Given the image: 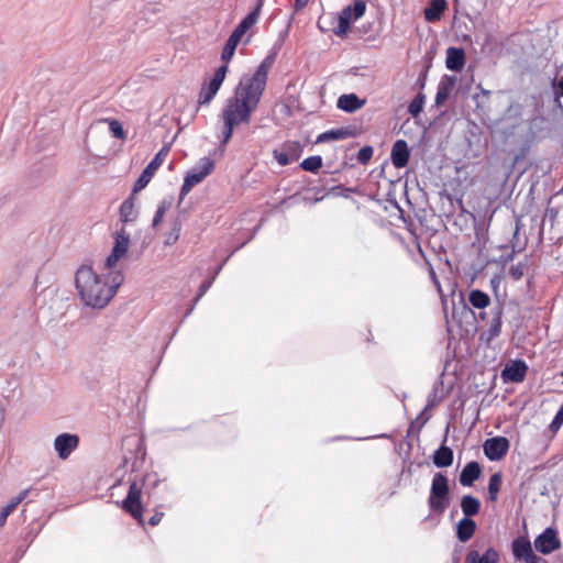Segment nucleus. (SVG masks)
I'll return each instance as SVG.
<instances>
[{
	"label": "nucleus",
	"instance_id": "f257e3e1",
	"mask_svg": "<svg viewBox=\"0 0 563 563\" xmlns=\"http://www.w3.org/2000/svg\"><path fill=\"white\" fill-rule=\"evenodd\" d=\"M272 58L266 57L253 74L244 75L222 109V144H227L236 126L249 124L265 91Z\"/></svg>",
	"mask_w": 563,
	"mask_h": 563
},
{
	"label": "nucleus",
	"instance_id": "f03ea898",
	"mask_svg": "<svg viewBox=\"0 0 563 563\" xmlns=\"http://www.w3.org/2000/svg\"><path fill=\"white\" fill-rule=\"evenodd\" d=\"M123 280L121 271L98 274L87 264L80 265L74 275V286L80 303L95 310H102L110 303Z\"/></svg>",
	"mask_w": 563,
	"mask_h": 563
},
{
	"label": "nucleus",
	"instance_id": "7ed1b4c3",
	"mask_svg": "<svg viewBox=\"0 0 563 563\" xmlns=\"http://www.w3.org/2000/svg\"><path fill=\"white\" fill-rule=\"evenodd\" d=\"M428 505L434 512L442 514L449 506V482L442 473L433 476Z\"/></svg>",
	"mask_w": 563,
	"mask_h": 563
},
{
	"label": "nucleus",
	"instance_id": "20e7f679",
	"mask_svg": "<svg viewBox=\"0 0 563 563\" xmlns=\"http://www.w3.org/2000/svg\"><path fill=\"white\" fill-rule=\"evenodd\" d=\"M214 169V161L209 157H202L199 159L196 166H194L185 176L184 184L180 189L179 201L191 191V189L200 184L206 177H208Z\"/></svg>",
	"mask_w": 563,
	"mask_h": 563
},
{
	"label": "nucleus",
	"instance_id": "39448f33",
	"mask_svg": "<svg viewBox=\"0 0 563 563\" xmlns=\"http://www.w3.org/2000/svg\"><path fill=\"white\" fill-rule=\"evenodd\" d=\"M256 13H249L233 30L221 53V59L224 62V65L228 66V63L232 59L236 46L240 43L242 36L256 24Z\"/></svg>",
	"mask_w": 563,
	"mask_h": 563
},
{
	"label": "nucleus",
	"instance_id": "423d86ee",
	"mask_svg": "<svg viewBox=\"0 0 563 563\" xmlns=\"http://www.w3.org/2000/svg\"><path fill=\"white\" fill-rule=\"evenodd\" d=\"M366 11L364 0H354L352 5L345 7L338 16V24L333 27L336 36L344 37L347 34L351 23L361 19Z\"/></svg>",
	"mask_w": 563,
	"mask_h": 563
},
{
	"label": "nucleus",
	"instance_id": "0eeeda50",
	"mask_svg": "<svg viewBox=\"0 0 563 563\" xmlns=\"http://www.w3.org/2000/svg\"><path fill=\"white\" fill-rule=\"evenodd\" d=\"M227 73L228 66L222 65L217 69L212 78L202 85L198 98L199 106H208L212 101V99L217 96L220 87L222 86Z\"/></svg>",
	"mask_w": 563,
	"mask_h": 563
},
{
	"label": "nucleus",
	"instance_id": "6e6552de",
	"mask_svg": "<svg viewBox=\"0 0 563 563\" xmlns=\"http://www.w3.org/2000/svg\"><path fill=\"white\" fill-rule=\"evenodd\" d=\"M130 247V234L124 230L117 232L114 246L106 258L103 269L117 271L118 262L128 253Z\"/></svg>",
	"mask_w": 563,
	"mask_h": 563
},
{
	"label": "nucleus",
	"instance_id": "1a4fd4ad",
	"mask_svg": "<svg viewBox=\"0 0 563 563\" xmlns=\"http://www.w3.org/2000/svg\"><path fill=\"white\" fill-rule=\"evenodd\" d=\"M169 152V146H164L159 150V152L154 156V158L147 164L144 168L140 177L134 184L133 195L144 189L147 184L151 181L152 177L156 173V170L162 166Z\"/></svg>",
	"mask_w": 563,
	"mask_h": 563
},
{
	"label": "nucleus",
	"instance_id": "9d476101",
	"mask_svg": "<svg viewBox=\"0 0 563 563\" xmlns=\"http://www.w3.org/2000/svg\"><path fill=\"white\" fill-rule=\"evenodd\" d=\"M302 145L298 141H287L273 151V156L280 166H287L299 159Z\"/></svg>",
	"mask_w": 563,
	"mask_h": 563
},
{
	"label": "nucleus",
	"instance_id": "9b49d317",
	"mask_svg": "<svg viewBox=\"0 0 563 563\" xmlns=\"http://www.w3.org/2000/svg\"><path fill=\"white\" fill-rule=\"evenodd\" d=\"M78 445L79 437L73 433H60L54 440V450L63 461L67 460Z\"/></svg>",
	"mask_w": 563,
	"mask_h": 563
},
{
	"label": "nucleus",
	"instance_id": "f8f14e48",
	"mask_svg": "<svg viewBox=\"0 0 563 563\" xmlns=\"http://www.w3.org/2000/svg\"><path fill=\"white\" fill-rule=\"evenodd\" d=\"M122 508L129 512L133 518L143 523L142 519V505H141V488L136 483L130 485L128 496L122 501Z\"/></svg>",
	"mask_w": 563,
	"mask_h": 563
},
{
	"label": "nucleus",
	"instance_id": "ddd939ff",
	"mask_svg": "<svg viewBox=\"0 0 563 563\" xmlns=\"http://www.w3.org/2000/svg\"><path fill=\"white\" fill-rule=\"evenodd\" d=\"M486 457L490 461L501 460L509 450V441L505 437L487 439L483 444Z\"/></svg>",
	"mask_w": 563,
	"mask_h": 563
},
{
	"label": "nucleus",
	"instance_id": "4468645a",
	"mask_svg": "<svg viewBox=\"0 0 563 563\" xmlns=\"http://www.w3.org/2000/svg\"><path fill=\"white\" fill-rule=\"evenodd\" d=\"M534 547L537 551L542 554H550L561 547L558 532L553 528H547L541 534L534 540Z\"/></svg>",
	"mask_w": 563,
	"mask_h": 563
},
{
	"label": "nucleus",
	"instance_id": "2eb2a0df",
	"mask_svg": "<svg viewBox=\"0 0 563 563\" xmlns=\"http://www.w3.org/2000/svg\"><path fill=\"white\" fill-rule=\"evenodd\" d=\"M512 552L517 560H523L526 563H537L538 561L530 541L525 538L516 539L512 542Z\"/></svg>",
	"mask_w": 563,
	"mask_h": 563
},
{
	"label": "nucleus",
	"instance_id": "dca6fc26",
	"mask_svg": "<svg viewBox=\"0 0 563 563\" xmlns=\"http://www.w3.org/2000/svg\"><path fill=\"white\" fill-rule=\"evenodd\" d=\"M527 369L528 367L523 361H514L506 365L501 375L505 380L520 383L525 379Z\"/></svg>",
	"mask_w": 563,
	"mask_h": 563
},
{
	"label": "nucleus",
	"instance_id": "f3484780",
	"mask_svg": "<svg viewBox=\"0 0 563 563\" xmlns=\"http://www.w3.org/2000/svg\"><path fill=\"white\" fill-rule=\"evenodd\" d=\"M390 156L395 167H405L409 161V150L407 142L404 140L396 141L395 144L393 145Z\"/></svg>",
	"mask_w": 563,
	"mask_h": 563
},
{
	"label": "nucleus",
	"instance_id": "a211bd4d",
	"mask_svg": "<svg viewBox=\"0 0 563 563\" xmlns=\"http://www.w3.org/2000/svg\"><path fill=\"white\" fill-rule=\"evenodd\" d=\"M465 64V53L462 48L449 47L446 51L445 66L453 71H460Z\"/></svg>",
	"mask_w": 563,
	"mask_h": 563
},
{
	"label": "nucleus",
	"instance_id": "6ab92c4d",
	"mask_svg": "<svg viewBox=\"0 0 563 563\" xmlns=\"http://www.w3.org/2000/svg\"><path fill=\"white\" fill-rule=\"evenodd\" d=\"M365 104V100H361L355 93L342 95L338 99V108L347 113H353Z\"/></svg>",
	"mask_w": 563,
	"mask_h": 563
},
{
	"label": "nucleus",
	"instance_id": "aec40b11",
	"mask_svg": "<svg viewBox=\"0 0 563 563\" xmlns=\"http://www.w3.org/2000/svg\"><path fill=\"white\" fill-rule=\"evenodd\" d=\"M499 555L493 548H488L482 555L477 551H470L466 554L465 563H498Z\"/></svg>",
	"mask_w": 563,
	"mask_h": 563
},
{
	"label": "nucleus",
	"instance_id": "412c9836",
	"mask_svg": "<svg viewBox=\"0 0 563 563\" xmlns=\"http://www.w3.org/2000/svg\"><path fill=\"white\" fill-rule=\"evenodd\" d=\"M482 473L481 466L477 462L467 463L460 474V483L462 486H472L473 483L479 478Z\"/></svg>",
	"mask_w": 563,
	"mask_h": 563
},
{
	"label": "nucleus",
	"instance_id": "4be33fe9",
	"mask_svg": "<svg viewBox=\"0 0 563 563\" xmlns=\"http://www.w3.org/2000/svg\"><path fill=\"white\" fill-rule=\"evenodd\" d=\"M446 7V0H431L429 5L423 11L424 19L428 22L439 21Z\"/></svg>",
	"mask_w": 563,
	"mask_h": 563
},
{
	"label": "nucleus",
	"instance_id": "5701e85b",
	"mask_svg": "<svg viewBox=\"0 0 563 563\" xmlns=\"http://www.w3.org/2000/svg\"><path fill=\"white\" fill-rule=\"evenodd\" d=\"M476 523L471 518H462L456 527V537L461 542H467L475 533Z\"/></svg>",
	"mask_w": 563,
	"mask_h": 563
},
{
	"label": "nucleus",
	"instance_id": "b1692460",
	"mask_svg": "<svg viewBox=\"0 0 563 563\" xmlns=\"http://www.w3.org/2000/svg\"><path fill=\"white\" fill-rule=\"evenodd\" d=\"M455 81L456 79L453 76H446L440 81L435 95L437 104H442L444 101H446L455 86Z\"/></svg>",
	"mask_w": 563,
	"mask_h": 563
},
{
	"label": "nucleus",
	"instance_id": "393cba45",
	"mask_svg": "<svg viewBox=\"0 0 563 563\" xmlns=\"http://www.w3.org/2000/svg\"><path fill=\"white\" fill-rule=\"evenodd\" d=\"M433 463L438 467H448L452 465L453 451L449 446H440L433 454Z\"/></svg>",
	"mask_w": 563,
	"mask_h": 563
},
{
	"label": "nucleus",
	"instance_id": "a878e982",
	"mask_svg": "<svg viewBox=\"0 0 563 563\" xmlns=\"http://www.w3.org/2000/svg\"><path fill=\"white\" fill-rule=\"evenodd\" d=\"M29 493L30 488L22 490L16 497H14L8 505H5L2 508V510L0 511V527H2L5 523L9 515L13 512L18 505L26 498Z\"/></svg>",
	"mask_w": 563,
	"mask_h": 563
},
{
	"label": "nucleus",
	"instance_id": "bb28decb",
	"mask_svg": "<svg viewBox=\"0 0 563 563\" xmlns=\"http://www.w3.org/2000/svg\"><path fill=\"white\" fill-rule=\"evenodd\" d=\"M351 136V132L347 129H335L325 131L317 136L316 143H325L331 141L344 140Z\"/></svg>",
	"mask_w": 563,
	"mask_h": 563
},
{
	"label": "nucleus",
	"instance_id": "cd10ccee",
	"mask_svg": "<svg viewBox=\"0 0 563 563\" xmlns=\"http://www.w3.org/2000/svg\"><path fill=\"white\" fill-rule=\"evenodd\" d=\"M137 211L134 205L133 196L124 200L120 207V219L123 222H132L136 219Z\"/></svg>",
	"mask_w": 563,
	"mask_h": 563
},
{
	"label": "nucleus",
	"instance_id": "c85d7f7f",
	"mask_svg": "<svg viewBox=\"0 0 563 563\" xmlns=\"http://www.w3.org/2000/svg\"><path fill=\"white\" fill-rule=\"evenodd\" d=\"M461 508L463 514L465 515L464 518H470L478 514L481 503L477 498L471 495H465L461 500Z\"/></svg>",
	"mask_w": 563,
	"mask_h": 563
},
{
	"label": "nucleus",
	"instance_id": "c756f323",
	"mask_svg": "<svg viewBox=\"0 0 563 563\" xmlns=\"http://www.w3.org/2000/svg\"><path fill=\"white\" fill-rule=\"evenodd\" d=\"M468 301L474 308L484 309L489 306L490 298L486 292L478 289H473L468 294Z\"/></svg>",
	"mask_w": 563,
	"mask_h": 563
},
{
	"label": "nucleus",
	"instance_id": "7c9ffc66",
	"mask_svg": "<svg viewBox=\"0 0 563 563\" xmlns=\"http://www.w3.org/2000/svg\"><path fill=\"white\" fill-rule=\"evenodd\" d=\"M172 205H173L172 198L164 199L159 202L157 210L155 212L154 219H153V223H152L153 228H157L162 223L166 211L170 209Z\"/></svg>",
	"mask_w": 563,
	"mask_h": 563
},
{
	"label": "nucleus",
	"instance_id": "2f4dec72",
	"mask_svg": "<svg viewBox=\"0 0 563 563\" xmlns=\"http://www.w3.org/2000/svg\"><path fill=\"white\" fill-rule=\"evenodd\" d=\"M501 483H503V478L499 473H495L490 476L489 483H488V493H489L490 500L494 501L497 499V495L500 490Z\"/></svg>",
	"mask_w": 563,
	"mask_h": 563
},
{
	"label": "nucleus",
	"instance_id": "473e14b6",
	"mask_svg": "<svg viewBox=\"0 0 563 563\" xmlns=\"http://www.w3.org/2000/svg\"><path fill=\"white\" fill-rule=\"evenodd\" d=\"M322 166V158L320 156H310L300 163L303 170L317 173Z\"/></svg>",
	"mask_w": 563,
	"mask_h": 563
},
{
	"label": "nucleus",
	"instance_id": "72a5a7b5",
	"mask_svg": "<svg viewBox=\"0 0 563 563\" xmlns=\"http://www.w3.org/2000/svg\"><path fill=\"white\" fill-rule=\"evenodd\" d=\"M180 230V222L175 221L170 231L165 234L164 244L167 246L174 245L179 239Z\"/></svg>",
	"mask_w": 563,
	"mask_h": 563
},
{
	"label": "nucleus",
	"instance_id": "f704fd0d",
	"mask_svg": "<svg viewBox=\"0 0 563 563\" xmlns=\"http://www.w3.org/2000/svg\"><path fill=\"white\" fill-rule=\"evenodd\" d=\"M107 122L109 123V130L114 137H117L119 140L125 139V132L123 130V126L118 120L108 119Z\"/></svg>",
	"mask_w": 563,
	"mask_h": 563
},
{
	"label": "nucleus",
	"instance_id": "c9c22d12",
	"mask_svg": "<svg viewBox=\"0 0 563 563\" xmlns=\"http://www.w3.org/2000/svg\"><path fill=\"white\" fill-rule=\"evenodd\" d=\"M424 103V98L421 95H418L408 107V111L412 117L419 115V113L422 111Z\"/></svg>",
	"mask_w": 563,
	"mask_h": 563
},
{
	"label": "nucleus",
	"instance_id": "e433bc0d",
	"mask_svg": "<svg viewBox=\"0 0 563 563\" xmlns=\"http://www.w3.org/2000/svg\"><path fill=\"white\" fill-rule=\"evenodd\" d=\"M220 269H221V266L217 269V272H216L214 276H213L211 279H209V280H205V282L200 285L199 290H198V294H197V296H196V298H195V303H197V302L200 300V298H201V297H202V296H203V295L209 290V288L211 287V285H212V283H213L214 277H216V276H217V274L220 272Z\"/></svg>",
	"mask_w": 563,
	"mask_h": 563
},
{
	"label": "nucleus",
	"instance_id": "4c0bfd02",
	"mask_svg": "<svg viewBox=\"0 0 563 563\" xmlns=\"http://www.w3.org/2000/svg\"><path fill=\"white\" fill-rule=\"evenodd\" d=\"M526 264L525 263H518L517 265H512L509 268V275L514 280H519L525 274Z\"/></svg>",
	"mask_w": 563,
	"mask_h": 563
},
{
	"label": "nucleus",
	"instance_id": "58836bf2",
	"mask_svg": "<svg viewBox=\"0 0 563 563\" xmlns=\"http://www.w3.org/2000/svg\"><path fill=\"white\" fill-rule=\"evenodd\" d=\"M373 156V148L371 146L362 147L357 153V159L362 164H366Z\"/></svg>",
	"mask_w": 563,
	"mask_h": 563
},
{
	"label": "nucleus",
	"instance_id": "ea45409f",
	"mask_svg": "<svg viewBox=\"0 0 563 563\" xmlns=\"http://www.w3.org/2000/svg\"><path fill=\"white\" fill-rule=\"evenodd\" d=\"M562 424H563V412L558 410L554 419L552 420V422L550 424V428L552 431H556L561 428Z\"/></svg>",
	"mask_w": 563,
	"mask_h": 563
},
{
	"label": "nucleus",
	"instance_id": "a19ab883",
	"mask_svg": "<svg viewBox=\"0 0 563 563\" xmlns=\"http://www.w3.org/2000/svg\"><path fill=\"white\" fill-rule=\"evenodd\" d=\"M555 96L563 97V77H561L556 84H554Z\"/></svg>",
	"mask_w": 563,
	"mask_h": 563
},
{
	"label": "nucleus",
	"instance_id": "79ce46f5",
	"mask_svg": "<svg viewBox=\"0 0 563 563\" xmlns=\"http://www.w3.org/2000/svg\"><path fill=\"white\" fill-rule=\"evenodd\" d=\"M308 2H309V0H295V4H294L295 12H299L300 10H302L307 5Z\"/></svg>",
	"mask_w": 563,
	"mask_h": 563
},
{
	"label": "nucleus",
	"instance_id": "37998d69",
	"mask_svg": "<svg viewBox=\"0 0 563 563\" xmlns=\"http://www.w3.org/2000/svg\"><path fill=\"white\" fill-rule=\"evenodd\" d=\"M264 4V0H258L256 7L254 8V10L251 12V13H256L255 16H256V22L258 21V18H260V14H261V10H262V7Z\"/></svg>",
	"mask_w": 563,
	"mask_h": 563
},
{
	"label": "nucleus",
	"instance_id": "c03bdc74",
	"mask_svg": "<svg viewBox=\"0 0 563 563\" xmlns=\"http://www.w3.org/2000/svg\"><path fill=\"white\" fill-rule=\"evenodd\" d=\"M162 517H163V514L162 512H158V514H155L154 516L151 517L150 519V525L151 526H156L159 523V521L162 520Z\"/></svg>",
	"mask_w": 563,
	"mask_h": 563
},
{
	"label": "nucleus",
	"instance_id": "a18cd8bd",
	"mask_svg": "<svg viewBox=\"0 0 563 563\" xmlns=\"http://www.w3.org/2000/svg\"><path fill=\"white\" fill-rule=\"evenodd\" d=\"M500 280H501L500 276H497V275H496V276H494V277L490 279L492 287H493L495 290L499 287V285H500Z\"/></svg>",
	"mask_w": 563,
	"mask_h": 563
},
{
	"label": "nucleus",
	"instance_id": "49530a36",
	"mask_svg": "<svg viewBox=\"0 0 563 563\" xmlns=\"http://www.w3.org/2000/svg\"><path fill=\"white\" fill-rule=\"evenodd\" d=\"M512 253H515V251H514ZM512 258H514V254H510V255H508V257L506 258V261H511Z\"/></svg>",
	"mask_w": 563,
	"mask_h": 563
},
{
	"label": "nucleus",
	"instance_id": "de8ad7c7",
	"mask_svg": "<svg viewBox=\"0 0 563 563\" xmlns=\"http://www.w3.org/2000/svg\"><path fill=\"white\" fill-rule=\"evenodd\" d=\"M518 234H519V228L517 227L514 236L517 238Z\"/></svg>",
	"mask_w": 563,
	"mask_h": 563
},
{
	"label": "nucleus",
	"instance_id": "09e8293b",
	"mask_svg": "<svg viewBox=\"0 0 563 563\" xmlns=\"http://www.w3.org/2000/svg\"><path fill=\"white\" fill-rule=\"evenodd\" d=\"M561 375L563 376V372L561 373Z\"/></svg>",
	"mask_w": 563,
	"mask_h": 563
}]
</instances>
